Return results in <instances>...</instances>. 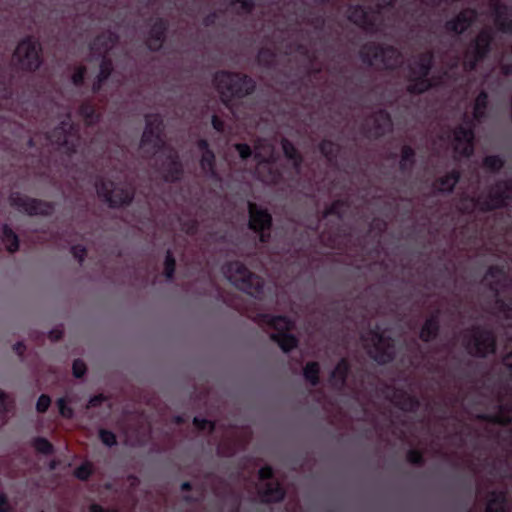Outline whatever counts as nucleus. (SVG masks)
I'll use <instances>...</instances> for the list:
<instances>
[{"label": "nucleus", "mask_w": 512, "mask_h": 512, "mask_svg": "<svg viewBox=\"0 0 512 512\" xmlns=\"http://www.w3.org/2000/svg\"><path fill=\"white\" fill-rule=\"evenodd\" d=\"M97 193L110 206H120L127 204L131 201L133 191L130 186H116L113 182L102 181L100 184H96Z\"/></svg>", "instance_id": "ddd939ff"}, {"label": "nucleus", "mask_w": 512, "mask_h": 512, "mask_svg": "<svg viewBox=\"0 0 512 512\" xmlns=\"http://www.w3.org/2000/svg\"><path fill=\"white\" fill-rule=\"evenodd\" d=\"M476 14L473 10L462 11L453 21L451 29L457 33L463 32L474 20Z\"/></svg>", "instance_id": "a878e982"}, {"label": "nucleus", "mask_w": 512, "mask_h": 512, "mask_svg": "<svg viewBox=\"0 0 512 512\" xmlns=\"http://www.w3.org/2000/svg\"><path fill=\"white\" fill-rule=\"evenodd\" d=\"M491 35L489 30H483L476 38L475 42L467 50L464 58V65L466 68L472 70L476 62L484 57L487 52Z\"/></svg>", "instance_id": "6ab92c4d"}, {"label": "nucleus", "mask_w": 512, "mask_h": 512, "mask_svg": "<svg viewBox=\"0 0 512 512\" xmlns=\"http://www.w3.org/2000/svg\"><path fill=\"white\" fill-rule=\"evenodd\" d=\"M407 459L410 463L419 464L422 461V454L419 451L411 450L407 455Z\"/></svg>", "instance_id": "603ef678"}, {"label": "nucleus", "mask_w": 512, "mask_h": 512, "mask_svg": "<svg viewBox=\"0 0 512 512\" xmlns=\"http://www.w3.org/2000/svg\"><path fill=\"white\" fill-rule=\"evenodd\" d=\"M438 331V321L436 318L432 317L428 319L424 326L422 327L420 337L424 341H429L434 338Z\"/></svg>", "instance_id": "c85d7f7f"}, {"label": "nucleus", "mask_w": 512, "mask_h": 512, "mask_svg": "<svg viewBox=\"0 0 512 512\" xmlns=\"http://www.w3.org/2000/svg\"><path fill=\"white\" fill-rule=\"evenodd\" d=\"M255 158L259 161L257 166V174L259 178L268 184L276 183L279 174L272 170L270 160L273 159L274 146L268 140H258L254 146Z\"/></svg>", "instance_id": "1a4fd4ad"}, {"label": "nucleus", "mask_w": 512, "mask_h": 512, "mask_svg": "<svg viewBox=\"0 0 512 512\" xmlns=\"http://www.w3.org/2000/svg\"><path fill=\"white\" fill-rule=\"evenodd\" d=\"M62 337V331L60 329H54L50 332L49 338L52 341H57Z\"/></svg>", "instance_id": "052dcab7"}, {"label": "nucleus", "mask_w": 512, "mask_h": 512, "mask_svg": "<svg viewBox=\"0 0 512 512\" xmlns=\"http://www.w3.org/2000/svg\"><path fill=\"white\" fill-rule=\"evenodd\" d=\"M175 269V260L170 254V252L167 253L166 261H165V275L168 279L172 278L173 272Z\"/></svg>", "instance_id": "79ce46f5"}, {"label": "nucleus", "mask_w": 512, "mask_h": 512, "mask_svg": "<svg viewBox=\"0 0 512 512\" xmlns=\"http://www.w3.org/2000/svg\"><path fill=\"white\" fill-rule=\"evenodd\" d=\"M162 120L159 115L146 117V128L143 133L140 152L143 157L156 156V161H162V173L167 181H174L181 175V164L176 152L165 145L162 138Z\"/></svg>", "instance_id": "f257e3e1"}, {"label": "nucleus", "mask_w": 512, "mask_h": 512, "mask_svg": "<svg viewBox=\"0 0 512 512\" xmlns=\"http://www.w3.org/2000/svg\"><path fill=\"white\" fill-rule=\"evenodd\" d=\"M72 254L73 256L79 260V262H82L84 259V256L86 254V251L81 246H73L72 247Z\"/></svg>", "instance_id": "5fc2aeb1"}, {"label": "nucleus", "mask_w": 512, "mask_h": 512, "mask_svg": "<svg viewBox=\"0 0 512 512\" xmlns=\"http://www.w3.org/2000/svg\"><path fill=\"white\" fill-rule=\"evenodd\" d=\"M348 372V363L345 359L341 360L332 372L331 382L335 387H341L344 384Z\"/></svg>", "instance_id": "cd10ccee"}, {"label": "nucleus", "mask_w": 512, "mask_h": 512, "mask_svg": "<svg viewBox=\"0 0 512 512\" xmlns=\"http://www.w3.org/2000/svg\"><path fill=\"white\" fill-rule=\"evenodd\" d=\"M190 488V484L188 482H185L182 484V489L183 490H188Z\"/></svg>", "instance_id": "69168bd1"}, {"label": "nucleus", "mask_w": 512, "mask_h": 512, "mask_svg": "<svg viewBox=\"0 0 512 512\" xmlns=\"http://www.w3.org/2000/svg\"><path fill=\"white\" fill-rule=\"evenodd\" d=\"M212 125H213L214 129L217 131H219V132L224 131V123L216 115H214L212 117Z\"/></svg>", "instance_id": "4d7b16f0"}, {"label": "nucleus", "mask_w": 512, "mask_h": 512, "mask_svg": "<svg viewBox=\"0 0 512 512\" xmlns=\"http://www.w3.org/2000/svg\"><path fill=\"white\" fill-rule=\"evenodd\" d=\"M319 365L317 362H310L304 368V376L312 385L318 382Z\"/></svg>", "instance_id": "473e14b6"}, {"label": "nucleus", "mask_w": 512, "mask_h": 512, "mask_svg": "<svg viewBox=\"0 0 512 512\" xmlns=\"http://www.w3.org/2000/svg\"><path fill=\"white\" fill-rule=\"evenodd\" d=\"M387 397L395 406L404 411H413L419 405L414 397L402 390H394L391 394H387Z\"/></svg>", "instance_id": "4be33fe9"}, {"label": "nucleus", "mask_w": 512, "mask_h": 512, "mask_svg": "<svg viewBox=\"0 0 512 512\" xmlns=\"http://www.w3.org/2000/svg\"><path fill=\"white\" fill-rule=\"evenodd\" d=\"M361 54L365 62L378 68L392 69L401 63V54L393 47L365 45Z\"/></svg>", "instance_id": "0eeeda50"}, {"label": "nucleus", "mask_w": 512, "mask_h": 512, "mask_svg": "<svg viewBox=\"0 0 512 512\" xmlns=\"http://www.w3.org/2000/svg\"><path fill=\"white\" fill-rule=\"evenodd\" d=\"M105 398L103 397V395H98V396H95L93 398L90 399L89 403H88V408L90 407H95L97 406L98 404H100Z\"/></svg>", "instance_id": "bf43d9fd"}, {"label": "nucleus", "mask_w": 512, "mask_h": 512, "mask_svg": "<svg viewBox=\"0 0 512 512\" xmlns=\"http://www.w3.org/2000/svg\"><path fill=\"white\" fill-rule=\"evenodd\" d=\"M194 425L198 430H204L206 428L209 431H214L216 429V424L207 420H200L199 418H194Z\"/></svg>", "instance_id": "c03bdc74"}, {"label": "nucleus", "mask_w": 512, "mask_h": 512, "mask_svg": "<svg viewBox=\"0 0 512 512\" xmlns=\"http://www.w3.org/2000/svg\"><path fill=\"white\" fill-rule=\"evenodd\" d=\"M10 507L5 495L0 494V512H9Z\"/></svg>", "instance_id": "13d9d810"}, {"label": "nucleus", "mask_w": 512, "mask_h": 512, "mask_svg": "<svg viewBox=\"0 0 512 512\" xmlns=\"http://www.w3.org/2000/svg\"><path fill=\"white\" fill-rule=\"evenodd\" d=\"M215 84L222 101L230 109L233 116L238 120V108L232 103L234 98H241L251 93L255 87L252 79L240 74L221 72L215 76Z\"/></svg>", "instance_id": "f03ea898"}, {"label": "nucleus", "mask_w": 512, "mask_h": 512, "mask_svg": "<svg viewBox=\"0 0 512 512\" xmlns=\"http://www.w3.org/2000/svg\"><path fill=\"white\" fill-rule=\"evenodd\" d=\"M99 437H100L101 441L107 446H112L116 443L115 435L108 430L101 429L99 431Z\"/></svg>", "instance_id": "a19ab883"}, {"label": "nucleus", "mask_w": 512, "mask_h": 512, "mask_svg": "<svg viewBox=\"0 0 512 512\" xmlns=\"http://www.w3.org/2000/svg\"><path fill=\"white\" fill-rule=\"evenodd\" d=\"M219 452H220V453H222L223 455H229V454H231V453H232V452H229V453H228V452H225V451H224V443H222V444H220V445H219Z\"/></svg>", "instance_id": "0e129e2a"}, {"label": "nucleus", "mask_w": 512, "mask_h": 512, "mask_svg": "<svg viewBox=\"0 0 512 512\" xmlns=\"http://www.w3.org/2000/svg\"><path fill=\"white\" fill-rule=\"evenodd\" d=\"M85 71H86L85 67H79L74 72V74L72 76V80L75 85H79L83 82Z\"/></svg>", "instance_id": "3c124183"}, {"label": "nucleus", "mask_w": 512, "mask_h": 512, "mask_svg": "<svg viewBox=\"0 0 512 512\" xmlns=\"http://www.w3.org/2000/svg\"><path fill=\"white\" fill-rule=\"evenodd\" d=\"M498 315H502L505 319H512V308L505 307L503 304L498 307Z\"/></svg>", "instance_id": "6e6d98bb"}, {"label": "nucleus", "mask_w": 512, "mask_h": 512, "mask_svg": "<svg viewBox=\"0 0 512 512\" xmlns=\"http://www.w3.org/2000/svg\"><path fill=\"white\" fill-rule=\"evenodd\" d=\"M394 0H381L377 4V11H366L361 6L350 8L348 18L356 25L367 31H378L382 25L386 7L391 6Z\"/></svg>", "instance_id": "39448f33"}, {"label": "nucleus", "mask_w": 512, "mask_h": 512, "mask_svg": "<svg viewBox=\"0 0 512 512\" xmlns=\"http://www.w3.org/2000/svg\"><path fill=\"white\" fill-rule=\"evenodd\" d=\"M40 46L38 42L27 38L19 43L14 53V60L24 70H35L39 67Z\"/></svg>", "instance_id": "9b49d317"}, {"label": "nucleus", "mask_w": 512, "mask_h": 512, "mask_svg": "<svg viewBox=\"0 0 512 512\" xmlns=\"http://www.w3.org/2000/svg\"><path fill=\"white\" fill-rule=\"evenodd\" d=\"M504 365L510 370L512 374V352L506 355L503 359Z\"/></svg>", "instance_id": "680f3d73"}, {"label": "nucleus", "mask_w": 512, "mask_h": 512, "mask_svg": "<svg viewBox=\"0 0 512 512\" xmlns=\"http://www.w3.org/2000/svg\"><path fill=\"white\" fill-rule=\"evenodd\" d=\"M57 405L59 412L63 417L70 418L72 416V409L66 405V400L64 398H60L57 401Z\"/></svg>", "instance_id": "a18cd8bd"}, {"label": "nucleus", "mask_w": 512, "mask_h": 512, "mask_svg": "<svg viewBox=\"0 0 512 512\" xmlns=\"http://www.w3.org/2000/svg\"><path fill=\"white\" fill-rule=\"evenodd\" d=\"M235 149L239 152L242 159H246L251 155V148L247 144H235Z\"/></svg>", "instance_id": "09e8293b"}, {"label": "nucleus", "mask_w": 512, "mask_h": 512, "mask_svg": "<svg viewBox=\"0 0 512 512\" xmlns=\"http://www.w3.org/2000/svg\"><path fill=\"white\" fill-rule=\"evenodd\" d=\"M508 199H512V181L498 183L492 188L488 199L479 198L476 202L471 199L467 205L462 204L460 208L464 210L471 209L472 211L475 209L481 211L492 210L505 204Z\"/></svg>", "instance_id": "6e6552de"}, {"label": "nucleus", "mask_w": 512, "mask_h": 512, "mask_svg": "<svg viewBox=\"0 0 512 512\" xmlns=\"http://www.w3.org/2000/svg\"><path fill=\"white\" fill-rule=\"evenodd\" d=\"M488 104V96L485 92H481L474 104V118L480 120L485 115V110Z\"/></svg>", "instance_id": "7c9ffc66"}, {"label": "nucleus", "mask_w": 512, "mask_h": 512, "mask_svg": "<svg viewBox=\"0 0 512 512\" xmlns=\"http://www.w3.org/2000/svg\"><path fill=\"white\" fill-rule=\"evenodd\" d=\"M48 138L52 144L63 147L66 153L75 152L76 148L80 145V137L77 130L66 120L62 121L61 126L55 128Z\"/></svg>", "instance_id": "4468645a"}, {"label": "nucleus", "mask_w": 512, "mask_h": 512, "mask_svg": "<svg viewBox=\"0 0 512 512\" xmlns=\"http://www.w3.org/2000/svg\"><path fill=\"white\" fill-rule=\"evenodd\" d=\"M483 164H484L485 168H487L488 170L496 171L502 167L503 162L500 158H498L496 156H489L484 159Z\"/></svg>", "instance_id": "4c0bfd02"}, {"label": "nucleus", "mask_w": 512, "mask_h": 512, "mask_svg": "<svg viewBox=\"0 0 512 512\" xmlns=\"http://www.w3.org/2000/svg\"><path fill=\"white\" fill-rule=\"evenodd\" d=\"M321 152L329 159L332 160L333 156L338 151V146L331 141H323L320 145Z\"/></svg>", "instance_id": "e433bc0d"}, {"label": "nucleus", "mask_w": 512, "mask_h": 512, "mask_svg": "<svg viewBox=\"0 0 512 512\" xmlns=\"http://www.w3.org/2000/svg\"><path fill=\"white\" fill-rule=\"evenodd\" d=\"M374 128L370 131L373 136H380L391 129L392 123L388 113L379 111L374 116Z\"/></svg>", "instance_id": "b1692460"}, {"label": "nucleus", "mask_w": 512, "mask_h": 512, "mask_svg": "<svg viewBox=\"0 0 512 512\" xmlns=\"http://www.w3.org/2000/svg\"><path fill=\"white\" fill-rule=\"evenodd\" d=\"M465 345L470 354L485 356L494 352L495 339L490 332L476 329L470 332Z\"/></svg>", "instance_id": "f3484780"}, {"label": "nucleus", "mask_w": 512, "mask_h": 512, "mask_svg": "<svg viewBox=\"0 0 512 512\" xmlns=\"http://www.w3.org/2000/svg\"><path fill=\"white\" fill-rule=\"evenodd\" d=\"M2 241L9 252L13 253L18 249V238L16 234L7 226H5L3 229Z\"/></svg>", "instance_id": "c756f323"}, {"label": "nucleus", "mask_w": 512, "mask_h": 512, "mask_svg": "<svg viewBox=\"0 0 512 512\" xmlns=\"http://www.w3.org/2000/svg\"><path fill=\"white\" fill-rule=\"evenodd\" d=\"M92 471V465L89 463L83 464L75 470V476L78 479L86 480Z\"/></svg>", "instance_id": "ea45409f"}, {"label": "nucleus", "mask_w": 512, "mask_h": 512, "mask_svg": "<svg viewBox=\"0 0 512 512\" xmlns=\"http://www.w3.org/2000/svg\"><path fill=\"white\" fill-rule=\"evenodd\" d=\"M414 152L410 147L404 146L402 148V156L400 165L402 169H406L413 163Z\"/></svg>", "instance_id": "c9c22d12"}, {"label": "nucleus", "mask_w": 512, "mask_h": 512, "mask_svg": "<svg viewBox=\"0 0 512 512\" xmlns=\"http://www.w3.org/2000/svg\"><path fill=\"white\" fill-rule=\"evenodd\" d=\"M117 37L112 32H106L98 36L91 47L93 56L101 57L100 73L97 82L93 85V90L98 91L102 88V82L108 78L111 72V61L108 58V52L114 47Z\"/></svg>", "instance_id": "20e7f679"}, {"label": "nucleus", "mask_w": 512, "mask_h": 512, "mask_svg": "<svg viewBox=\"0 0 512 512\" xmlns=\"http://www.w3.org/2000/svg\"><path fill=\"white\" fill-rule=\"evenodd\" d=\"M493 421L499 424H508L512 422V416L506 415L504 410H501L500 413L493 418Z\"/></svg>", "instance_id": "8fccbe9b"}, {"label": "nucleus", "mask_w": 512, "mask_h": 512, "mask_svg": "<svg viewBox=\"0 0 512 512\" xmlns=\"http://www.w3.org/2000/svg\"><path fill=\"white\" fill-rule=\"evenodd\" d=\"M186 232H187V233H193V232H194V225H192L191 227H188V228L186 229Z\"/></svg>", "instance_id": "338daca9"}, {"label": "nucleus", "mask_w": 512, "mask_h": 512, "mask_svg": "<svg viewBox=\"0 0 512 512\" xmlns=\"http://www.w3.org/2000/svg\"><path fill=\"white\" fill-rule=\"evenodd\" d=\"M10 400L6 394L0 391V412L8 411L10 407Z\"/></svg>", "instance_id": "864d4df0"}, {"label": "nucleus", "mask_w": 512, "mask_h": 512, "mask_svg": "<svg viewBox=\"0 0 512 512\" xmlns=\"http://www.w3.org/2000/svg\"><path fill=\"white\" fill-rule=\"evenodd\" d=\"M166 30V25L162 20L157 21L151 31L147 40V45L151 50L159 49L163 44V35Z\"/></svg>", "instance_id": "5701e85b"}, {"label": "nucleus", "mask_w": 512, "mask_h": 512, "mask_svg": "<svg viewBox=\"0 0 512 512\" xmlns=\"http://www.w3.org/2000/svg\"><path fill=\"white\" fill-rule=\"evenodd\" d=\"M86 371V365L81 360H75L73 363V374L75 377H81Z\"/></svg>", "instance_id": "49530a36"}, {"label": "nucleus", "mask_w": 512, "mask_h": 512, "mask_svg": "<svg viewBox=\"0 0 512 512\" xmlns=\"http://www.w3.org/2000/svg\"><path fill=\"white\" fill-rule=\"evenodd\" d=\"M10 204L28 215H48L53 211L51 204L28 198L19 193L11 194Z\"/></svg>", "instance_id": "a211bd4d"}, {"label": "nucleus", "mask_w": 512, "mask_h": 512, "mask_svg": "<svg viewBox=\"0 0 512 512\" xmlns=\"http://www.w3.org/2000/svg\"><path fill=\"white\" fill-rule=\"evenodd\" d=\"M250 228L255 231H264L271 225V216L266 211L261 210L254 203H249Z\"/></svg>", "instance_id": "412c9836"}, {"label": "nucleus", "mask_w": 512, "mask_h": 512, "mask_svg": "<svg viewBox=\"0 0 512 512\" xmlns=\"http://www.w3.org/2000/svg\"><path fill=\"white\" fill-rule=\"evenodd\" d=\"M474 134L470 125L459 127L454 130L453 137L450 140V147L453 150V157L460 159L469 157L473 152Z\"/></svg>", "instance_id": "dca6fc26"}, {"label": "nucleus", "mask_w": 512, "mask_h": 512, "mask_svg": "<svg viewBox=\"0 0 512 512\" xmlns=\"http://www.w3.org/2000/svg\"><path fill=\"white\" fill-rule=\"evenodd\" d=\"M199 149L203 152L201 159V167L206 173H210L215 176L214 171V154L208 149V143L205 140H201L198 143Z\"/></svg>", "instance_id": "393cba45"}, {"label": "nucleus", "mask_w": 512, "mask_h": 512, "mask_svg": "<svg viewBox=\"0 0 512 512\" xmlns=\"http://www.w3.org/2000/svg\"><path fill=\"white\" fill-rule=\"evenodd\" d=\"M272 469L269 466L259 471L258 494L263 502H276L284 497V491L279 483L272 479Z\"/></svg>", "instance_id": "2eb2a0df"}, {"label": "nucleus", "mask_w": 512, "mask_h": 512, "mask_svg": "<svg viewBox=\"0 0 512 512\" xmlns=\"http://www.w3.org/2000/svg\"><path fill=\"white\" fill-rule=\"evenodd\" d=\"M490 8L494 14V21L498 29L503 32L512 33V15L508 14L507 8L501 6L499 0H490Z\"/></svg>", "instance_id": "aec40b11"}, {"label": "nucleus", "mask_w": 512, "mask_h": 512, "mask_svg": "<svg viewBox=\"0 0 512 512\" xmlns=\"http://www.w3.org/2000/svg\"><path fill=\"white\" fill-rule=\"evenodd\" d=\"M50 398L47 395H41L37 402V410L39 412H45L50 405Z\"/></svg>", "instance_id": "de8ad7c7"}, {"label": "nucleus", "mask_w": 512, "mask_h": 512, "mask_svg": "<svg viewBox=\"0 0 512 512\" xmlns=\"http://www.w3.org/2000/svg\"><path fill=\"white\" fill-rule=\"evenodd\" d=\"M35 449L43 454H50L52 452V445L46 439L38 438L34 441Z\"/></svg>", "instance_id": "58836bf2"}, {"label": "nucleus", "mask_w": 512, "mask_h": 512, "mask_svg": "<svg viewBox=\"0 0 512 512\" xmlns=\"http://www.w3.org/2000/svg\"><path fill=\"white\" fill-rule=\"evenodd\" d=\"M282 148L283 151L289 159L294 161V165L297 167L300 161V157L298 155L297 150L295 147L287 140L282 141Z\"/></svg>", "instance_id": "f704fd0d"}, {"label": "nucleus", "mask_w": 512, "mask_h": 512, "mask_svg": "<svg viewBox=\"0 0 512 512\" xmlns=\"http://www.w3.org/2000/svg\"><path fill=\"white\" fill-rule=\"evenodd\" d=\"M14 349L19 355H22L24 351V346L22 343H18L17 345H15Z\"/></svg>", "instance_id": "e2e57ef3"}, {"label": "nucleus", "mask_w": 512, "mask_h": 512, "mask_svg": "<svg viewBox=\"0 0 512 512\" xmlns=\"http://www.w3.org/2000/svg\"><path fill=\"white\" fill-rule=\"evenodd\" d=\"M492 498L489 499L486 512H506L505 495L502 492L491 493Z\"/></svg>", "instance_id": "bb28decb"}, {"label": "nucleus", "mask_w": 512, "mask_h": 512, "mask_svg": "<svg viewBox=\"0 0 512 512\" xmlns=\"http://www.w3.org/2000/svg\"><path fill=\"white\" fill-rule=\"evenodd\" d=\"M224 274L231 283L247 294L252 296L260 294L263 287L262 279L251 273L240 262L229 263L224 269Z\"/></svg>", "instance_id": "7ed1b4c3"}, {"label": "nucleus", "mask_w": 512, "mask_h": 512, "mask_svg": "<svg viewBox=\"0 0 512 512\" xmlns=\"http://www.w3.org/2000/svg\"><path fill=\"white\" fill-rule=\"evenodd\" d=\"M363 345L371 358L379 363H386L393 358L394 346L384 333L370 331L362 336Z\"/></svg>", "instance_id": "423d86ee"}, {"label": "nucleus", "mask_w": 512, "mask_h": 512, "mask_svg": "<svg viewBox=\"0 0 512 512\" xmlns=\"http://www.w3.org/2000/svg\"><path fill=\"white\" fill-rule=\"evenodd\" d=\"M431 61L432 55L430 53H424L420 55L415 66L411 67L409 75L410 84L408 86V90L411 93H422L431 86V83L427 79Z\"/></svg>", "instance_id": "f8f14e48"}, {"label": "nucleus", "mask_w": 512, "mask_h": 512, "mask_svg": "<svg viewBox=\"0 0 512 512\" xmlns=\"http://www.w3.org/2000/svg\"><path fill=\"white\" fill-rule=\"evenodd\" d=\"M449 177H450V179H456L458 176L455 175V173H450Z\"/></svg>", "instance_id": "774afa93"}, {"label": "nucleus", "mask_w": 512, "mask_h": 512, "mask_svg": "<svg viewBox=\"0 0 512 512\" xmlns=\"http://www.w3.org/2000/svg\"><path fill=\"white\" fill-rule=\"evenodd\" d=\"M345 206V203L342 201H336L332 204V206L329 208V210L326 211L325 216L328 215H338L339 217L342 216L343 210L342 208Z\"/></svg>", "instance_id": "37998d69"}, {"label": "nucleus", "mask_w": 512, "mask_h": 512, "mask_svg": "<svg viewBox=\"0 0 512 512\" xmlns=\"http://www.w3.org/2000/svg\"><path fill=\"white\" fill-rule=\"evenodd\" d=\"M262 322L266 323L274 330L271 332V338L279 344L283 351L287 352L296 346V338L289 334V331L293 327V323L288 318L283 316L271 317L269 315H264L262 317Z\"/></svg>", "instance_id": "9d476101"}, {"label": "nucleus", "mask_w": 512, "mask_h": 512, "mask_svg": "<svg viewBox=\"0 0 512 512\" xmlns=\"http://www.w3.org/2000/svg\"><path fill=\"white\" fill-rule=\"evenodd\" d=\"M80 114L87 125L93 124L99 118V113H97L95 107L89 103H85L81 106Z\"/></svg>", "instance_id": "2f4dec72"}, {"label": "nucleus", "mask_w": 512, "mask_h": 512, "mask_svg": "<svg viewBox=\"0 0 512 512\" xmlns=\"http://www.w3.org/2000/svg\"><path fill=\"white\" fill-rule=\"evenodd\" d=\"M229 7L237 13H248L252 9L250 0H229Z\"/></svg>", "instance_id": "72a5a7b5"}]
</instances>
